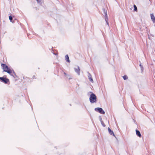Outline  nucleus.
<instances>
[{"mask_svg":"<svg viewBox=\"0 0 155 155\" xmlns=\"http://www.w3.org/2000/svg\"><path fill=\"white\" fill-rule=\"evenodd\" d=\"M88 95H90V101L91 103L95 102L96 101V97L95 95L92 92H89L88 93Z\"/></svg>","mask_w":155,"mask_h":155,"instance_id":"obj_1","label":"nucleus"},{"mask_svg":"<svg viewBox=\"0 0 155 155\" xmlns=\"http://www.w3.org/2000/svg\"><path fill=\"white\" fill-rule=\"evenodd\" d=\"M95 110L97 112H99L101 114H105V112L101 108H96L95 109Z\"/></svg>","mask_w":155,"mask_h":155,"instance_id":"obj_2","label":"nucleus"},{"mask_svg":"<svg viewBox=\"0 0 155 155\" xmlns=\"http://www.w3.org/2000/svg\"><path fill=\"white\" fill-rule=\"evenodd\" d=\"M0 79L5 84L7 83L8 80L3 77H0Z\"/></svg>","mask_w":155,"mask_h":155,"instance_id":"obj_3","label":"nucleus"},{"mask_svg":"<svg viewBox=\"0 0 155 155\" xmlns=\"http://www.w3.org/2000/svg\"><path fill=\"white\" fill-rule=\"evenodd\" d=\"M74 70L78 74V75H80V69L79 67H78L77 68H74Z\"/></svg>","mask_w":155,"mask_h":155,"instance_id":"obj_4","label":"nucleus"},{"mask_svg":"<svg viewBox=\"0 0 155 155\" xmlns=\"http://www.w3.org/2000/svg\"><path fill=\"white\" fill-rule=\"evenodd\" d=\"M2 66L3 67L4 71H5V70H7L8 68V66L5 64H2Z\"/></svg>","mask_w":155,"mask_h":155,"instance_id":"obj_5","label":"nucleus"},{"mask_svg":"<svg viewBox=\"0 0 155 155\" xmlns=\"http://www.w3.org/2000/svg\"><path fill=\"white\" fill-rule=\"evenodd\" d=\"M151 18L153 23H155V18L153 14H150Z\"/></svg>","mask_w":155,"mask_h":155,"instance_id":"obj_6","label":"nucleus"},{"mask_svg":"<svg viewBox=\"0 0 155 155\" xmlns=\"http://www.w3.org/2000/svg\"><path fill=\"white\" fill-rule=\"evenodd\" d=\"M88 78L89 80L92 82H93V80L92 79V78L91 77V74L89 73H88Z\"/></svg>","mask_w":155,"mask_h":155,"instance_id":"obj_7","label":"nucleus"},{"mask_svg":"<svg viewBox=\"0 0 155 155\" xmlns=\"http://www.w3.org/2000/svg\"><path fill=\"white\" fill-rule=\"evenodd\" d=\"M136 134L140 137H141V134L139 131L137 130H136Z\"/></svg>","mask_w":155,"mask_h":155,"instance_id":"obj_8","label":"nucleus"},{"mask_svg":"<svg viewBox=\"0 0 155 155\" xmlns=\"http://www.w3.org/2000/svg\"><path fill=\"white\" fill-rule=\"evenodd\" d=\"M108 131L109 134L110 135H113L114 136V134L113 132L109 128H108Z\"/></svg>","mask_w":155,"mask_h":155,"instance_id":"obj_9","label":"nucleus"},{"mask_svg":"<svg viewBox=\"0 0 155 155\" xmlns=\"http://www.w3.org/2000/svg\"><path fill=\"white\" fill-rule=\"evenodd\" d=\"M5 71L8 73L9 74H11L12 72V71L10 69H9V68L7 69V70H5Z\"/></svg>","mask_w":155,"mask_h":155,"instance_id":"obj_10","label":"nucleus"},{"mask_svg":"<svg viewBox=\"0 0 155 155\" xmlns=\"http://www.w3.org/2000/svg\"><path fill=\"white\" fill-rule=\"evenodd\" d=\"M65 58H66V61L68 62H70V61L69 60V57L68 56V55H66V56H65Z\"/></svg>","mask_w":155,"mask_h":155,"instance_id":"obj_11","label":"nucleus"},{"mask_svg":"<svg viewBox=\"0 0 155 155\" xmlns=\"http://www.w3.org/2000/svg\"><path fill=\"white\" fill-rule=\"evenodd\" d=\"M101 120H100V121L101 122V124H102V125L104 127H105V125L104 124V123L103 122V121L101 120Z\"/></svg>","mask_w":155,"mask_h":155,"instance_id":"obj_12","label":"nucleus"},{"mask_svg":"<svg viewBox=\"0 0 155 155\" xmlns=\"http://www.w3.org/2000/svg\"><path fill=\"white\" fill-rule=\"evenodd\" d=\"M38 3L41 4L43 2V0H37Z\"/></svg>","mask_w":155,"mask_h":155,"instance_id":"obj_13","label":"nucleus"},{"mask_svg":"<svg viewBox=\"0 0 155 155\" xmlns=\"http://www.w3.org/2000/svg\"><path fill=\"white\" fill-rule=\"evenodd\" d=\"M103 11H104V13L106 17H107V12L104 9Z\"/></svg>","mask_w":155,"mask_h":155,"instance_id":"obj_14","label":"nucleus"},{"mask_svg":"<svg viewBox=\"0 0 155 155\" xmlns=\"http://www.w3.org/2000/svg\"><path fill=\"white\" fill-rule=\"evenodd\" d=\"M123 79L124 80H126L128 78V77H127V76L126 75H124V76L123 77Z\"/></svg>","mask_w":155,"mask_h":155,"instance_id":"obj_15","label":"nucleus"},{"mask_svg":"<svg viewBox=\"0 0 155 155\" xmlns=\"http://www.w3.org/2000/svg\"><path fill=\"white\" fill-rule=\"evenodd\" d=\"M105 21H106V22L107 23V24L108 25H109V23L108 22V19L107 18V17H106V18H105Z\"/></svg>","mask_w":155,"mask_h":155,"instance_id":"obj_16","label":"nucleus"},{"mask_svg":"<svg viewBox=\"0 0 155 155\" xmlns=\"http://www.w3.org/2000/svg\"><path fill=\"white\" fill-rule=\"evenodd\" d=\"M140 67L141 69L142 72L143 71V67L141 64H140Z\"/></svg>","mask_w":155,"mask_h":155,"instance_id":"obj_17","label":"nucleus"},{"mask_svg":"<svg viewBox=\"0 0 155 155\" xmlns=\"http://www.w3.org/2000/svg\"><path fill=\"white\" fill-rule=\"evenodd\" d=\"M134 10L136 11L137 10V8L135 5H134Z\"/></svg>","mask_w":155,"mask_h":155,"instance_id":"obj_18","label":"nucleus"},{"mask_svg":"<svg viewBox=\"0 0 155 155\" xmlns=\"http://www.w3.org/2000/svg\"><path fill=\"white\" fill-rule=\"evenodd\" d=\"M9 20H10V21H11L12 20V17L11 16H9Z\"/></svg>","mask_w":155,"mask_h":155,"instance_id":"obj_19","label":"nucleus"},{"mask_svg":"<svg viewBox=\"0 0 155 155\" xmlns=\"http://www.w3.org/2000/svg\"><path fill=\"white\" fill-rule=\"evenodd\" d=\"M64 74H66V73H64Z\"/></svg>","mask_w":155,"mask_h":155,"instance_id":"obj_20","label":"nucleus"}]
</instances>
